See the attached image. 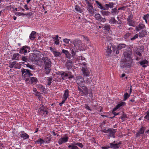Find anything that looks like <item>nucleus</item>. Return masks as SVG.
Here are the masks:
<instances>
[{
  "mask_svg": "<svg viewBox=\"0 0 149 149\" xmlns=\"http://www.w3.org/2000/svg\"><path fill=\"white\" fill-rule=\"evenodd\" d=\"M41 62L44 63L45 73L49 74L51 71L50 68L52 63L50 60L46 56L43 57L41 60Z\"/></svg>",
  "mask_w": 149,
  "mask_h": 149,
  "instance_id": "1",
  "label": "nucleus"
},
{
  "mask_svg": "<svg viewBox=\"0 0 149 149\" xmlns=\"http://www.w3.org/2000/svg\"><path fill=\"white\" fill-rule=\"evenodd\" d=\"M70 42L73 44L77 49L80 51H83L84 50V45L82 42L81 40L79 39H76L71 41Z\"/></svg>",
  "mask_w": 149,
  "mask_h": 149,
  "instance_id": "2",
  "label": "nucleus"
},
{
  "mask_svg": "<svg viewBox=\"0 0 149 149\" xmlns=\"http://www.w3.org/2000/svg\"><path fill=\"white\" fill-rule=\"evenodd\" d=\"M101 131L104 133H109L108 135V136L109 137H113L115 138V134L116 132V129H115L113 128H109L108 130L102 129L101 130Z\"/></svg>",
  "mask_w": 149,
  "mask_h": 149,
  "instance_id": "3",
  "label": "nucleus"
},
{
  "mask_svg": "<svg viewBox=\"0 0 149 149\" xmlns=\"http://www.w3.org/2000/svg\"><path fill=\"white\" fill-rule=\"evenodd\" d=\"M77 146L80 148H82L84 146L81 143L74 142L68 146L69 148L70 149H80Z\"/></svg>",
  "mask_w": 149,
  "mask_h": 149,
  "instance_id": "4",
  "label": "nucleus"
},
{
  "mask_svg": "<svg viewBox=\"0 0 149 149\" xmlns=\"http://www.w3.org/2000/svg\"><path fill=\"white\" fill-rule=\"evenodd\" d=\"M31 50L29 47L27 45H25L19 49V53L21 54H23L25 55L26 54L30 52Z\"/></svg>",
  "mask_w": 149,
  "mask_h": 149,
  "instance_id": "5",
  "label": "nucleus"
},
{
  "mask_svg": "<svg viewBox=\"0 0 149 149\" xmlns=\"http://www.w3.org/2000/svg\"><path fill=\"white\" fill-rule=\"evenodd\" d=\"M21 71L22 76L24 78L33 75V74L31 73V71L29 70L23 68L21 69Z\"/></svg>",
  "mask_w": 149,
  "mask_h": 149,
  "instance_id": "6",
  "label": "nucleus"
},
{
  "mask_svg": "<svg viewBox=\"0 0 149 149\" xmlns=\"http://www.w3.org/2000/svg\"><path fill=\"white\" fill-rule=\"evenodd\" d=\"M76 81L78 86L80 87L84 85L85 82L84 78L81 76H78L76 77Z\"/></svg>",
  "mask_w": 149,
  "mask_h": 149,
  "instance_id": "7",
  "label": "nucleus"
},
{
  "mask_svg": "<svg viewBox=\"0 0 149 149\" xmlns=\"http://www.w3.org/2000/svg\"><path fill=\"white\" fill-rule=\"evenodd\" d=\"M85 1H86V4L88 6V10L90 14L93 15L94 14V9L92 5V3L89 2L87 0H85Z\"/></svg>",
  "mask_w": 149,
  "mask_h": 149,
  "instance_id": "8",
  "label": "nucleus"
},
{
  "mask_svg": "<svg viewBox=\"0 0 149 149\" xmlns=\"http://www.w3.org/2000/svg\"><path fill=\"white\" fill-rule=\"evenodd\" d=\"M132 52L131 51H125L123 53V55L125 58V60L126 61L132 60L131 55Z\"/></svg>",
  "mask_w": 149,
  "mask_h": 149,
  "instance_id": "9",
  "label": "nucleus"
},
{
  "mask_svg": "<svg viewBox=\"0 0 149 149\" xmlns=\"http://www.w3.org/2000/svg\"><path fill=\"white\" fill-rule=\"evenodd\" d=\"M95 17L96 19L100 22H105L106 21V19L102 17L101 15L99 13H97L95 15Z\"/></svg>",
  "mask_w": 149,
  "mask_h": 149,
  "instance_id": "10",
  "label": "nucleus"
},
{
  "mask_svg": "<svg viewBox=\"0 0 149 149\" xmlns=\"http://www.w3.org/2000/svg\"><path fill=\"white\" fill-rule=\"evenodd\" d=\"M82 71L84 76H89L91 70L88 69L86 67H82Z\"/></svg>",
  "mask_w": 149,
  "mask_h": 149,
  "instance_id": "11",
  "label": "nucleus"
},
{
  "mask_svg": "<svg viewBox=\"0 0 149 149\" xmlns=\"http://www.w3.org/2000/svg\"><path fill=\"white\" fill-rule=\"evenodd\" d=\"M125 61L123 63V68H129L130 67L131 65L132 61H126L124 60Z\"/></svg>",
  "mask_w": 149,
  "mask_h": 149,
  "instance_id": "12",
  "label": "nucleus"
},
{
  "mask_svg": "<svg viewBox=\"0 0 149 149\" xmlns=\"http://www.w3.org/2000/svg\"><path fill=\"white\" fill-rule=\"evenodd\" d=\"M65 65L68 70L70 69L73 66L72 61V60H68L66 62Z\"/></svg>",
  "mask_w": 149,
  "mask_h": 149,
  "instance_id": "13",
  "label": "nucleus"
},
{
  "mask_svg": "<svg viewBox=\"0 0 149 149\" xmlns=\"http://www.w3.org/2000/svg\"><path fill=\"white\" fill-rule=\"evenodd\" d=\"M68 140V138L67 136L61 138L58 140V143L59 145L67 142Z\"/></svg>",
  "mask_w": 149,
  "mask_h": 149,
  "instance_id": "14",
  "label": "nucleus"
},
{
  "mask_svg": "<svg viewBox=\"0 0 149 149\" xmlns=\"http://www.w3.org/2000/svg\"><path fill=\"white\" fill-rule=\"evenodd\" d=\"M16 61H14L12 63H9L8 66L10 68H13V67H14L16 68H20V65H19V66H18V67H17V66L18 65H16Z\"/></svg>",
  "mask_w": 149,
  "mask_h": 149,
  "instance_id": "15",
  "label": "nucleus"
},
{
  "mask_svg": "<svg viewBox=\"0 0 149 149\" xmlns=\"http://www.w3.org/2000/svg\"><path fill=\"white\" fill-rule=\"evenodd\" d=\"M145 27L144 24H140L136 27L135 29L137 31H139L141 29H144Z\"/></svg>",
  "mask_w": 149,
  "mask_h": 149,
  "instance_id": "16",
  "label": "nucleus"
},
{
  "mask_svg": "<svg viewBox=\"0 0 149 149\" xmlns=\"http://www.w3.org/2000/svg\"><path fill=\"white\" fill-rule=\"evenodd\" d=\"M112 46V45L111 44H110L109 46L107 47V49L106 51V55L107 56H109L111 53L112 52V49L111 47Z\"/></svg>",
  "mask_w": 149,
  "mask_h": 149,
  "instance_id": "17",
  "label": "nucleus"
},
{
  "mask_svg": "<svg viewBox=\"0 0 149 149\" xmlns=\"http://www.w3.org/2000/svg\"><path fill=\"white\" fill-rule=\"evenodd\" d=\"M126 103L124 102H122L117 105L116 107L114 108L113 109V111H116L118 109L122 107L125 105Z\"/></svg>",
  "mask_w": 149,
  "mask_h": 149,
  "instance_id": "18",
  "label": "nucleus"
},
{
  "mask_svg": "<svg viewBox=\"0 0 149 149\" xmlns=\"http://www.w3.org/2000/svg\"><path fill=\"white\" fill-rule=\"evenodd\" d=\"M139 63L143 67L145 68L147 67V64L148 63V61L146 59L142 60L141 61L139 62Z\"/></svg>",
  "mask_w": 149,
  "mask_h": 149,
  "instance_id": "19",
  "label": "nucleus"
},
{
  "mask_svg": "<svg viewBox=\"0 0 149 149\" xmlns=\"http://www.w3.org/2000/svg\"><path fill=\"white\" fill-rule=\"evenodd\" d=\"M36 56L34 54L31 53L29 55V60L32 62L36 60Z\"/></svg>",
  "mask_w": 149,
  "mask_h": 149,
  "instance_id": "20",
  "label": "nucleus"
},
{
  "mask_svg": "<svg viewBox=\"0 0 149 149\" xmlns=\"http://www.w3.org/2000/svg\"><path fill=\"white\" fill-rule=\"evenodd\" d=\"M39 111L40 113H42V112L44 111L45 112V114L47 115L48 114V111H47V109L44 106H42L39 109Z\"/></svg>",
  "mask_w": 149,
  "mask_h": 149,
  "instance_id": "21",
  "label": "nucleus"
},
{
  "mask_svg": "<svg viewBox=\"0 0 149 149\" xmlns=\"http://www.w3.org/2000/svg\"><path fill=\"white\" fill-rule=\"evenodd\" d=\"M147 35L146 30L144 29L139 33V37L140 38H143Z\"/></svg>",
  "mask_w": 149,
  "mask_h": 149,
  "instance_id": "22",
  "label": "nucleus"
},
{
  "mask_svg": "<svg viewBox=\"0 0 149 149\" xmlns=\"http://www.w3.org/2000/svg\"><path fill=\"white\" fill-rule=\"evenodd\" d=\"M20 137L24 139H26L29 138V136L27 134L24 133V132L23 131L21 132V134H20Z\"/></svg>",
  "mask_w": 149,
  "mask_h": 149,
  "instance_id": "23",
  "label": "nucleus"
},
{
  "mask_svg": "<svg viewBox=\"0 0 149 149\" xmlns=\"http://www.w3.org/2000/svg\"><path fill=\"white\" fill-rule=\"evenodd\" d=\"M30 82L32 84H36L38 81L37 78L33 77H30Z\"/></svg>",
  "mask_w": 149,
  "mask_h": 149,
  "instance_id": "24",
  "label": "nucleus"
},
{
  "mask_svg": "<svg viewBox=\"0 0 149 149\" xmlns=\"http://www.w3.org/2000/svg\"><path fill=\"white\" fill-rule=\"evenodd\" d=\"M80 87L82 88L83 90V94L84 95H86L88 93V91L87 88L84 85L82 86H80Z\"/></svg>",
  "mask_w": 149,
  "mask_h": 149,
  "instance_id": "25",
  "label": "nucleus"
},
{
  "mask_svg": "<svg viewBox=\"0 0 149 149\" xmlns=\"http://www.w3.org/2000/svg\"><path fill=\"white\" fill-rule=\"evenodd\" d=\"M95 1L96 3L97 4V7H98L102 10H106V8L104 7L102 5V4L100 3V2L97 1Z\"/></svg>",
  "mask_w": 149,
  "mask_h": 149,
  "instance_id": "26",
  "label": "nucleus"
},
{
  "mask_svg": "<svg viewBox=\"0 0 149 149\" xmlns=\"http://www.w3.org/2000/svg\"><path fill=\"white\" fill-rule=\"evenodd\" d=\"M115 143V141H114L113 143H110V148H113L114 149H116L119 148L118 146V144L116 143L114 144Z\"/></svg>",
  "mask_w": 149,
  "mask_h": 149,
  "instance_id": "27",
  "label": "nucleus"
},
{
  "mask_svg": "<svg viewBox=\"0 0 149 149\" xmlns=\"http://www.w3.org/2000/svg\"><path fill=\"white\" fill-rule=\"evenodd\" d=\"M69 96V91L68 89L65 90V93L63 96V98L64 99L66 100L68 97Z\"/></svg>",
  "mask_w": 149,
  "mask_h": 149,
  "instance_id": "28",
  "label": "nucleus"
},
{
  "mask_svg": "<svg viewBox=\"0 0 149 149\" xmlns=\"http://www.w3.org/2000/svg\"><path fill=\"white\" fill-rule=\"evenodd\" d=\"M143 50L141 48H140V49H138L137 51L136 52V55L139 56L141 57L142 56L141 53L143 52Z\"/></svg>",
  "mask_w": 149,
  "mask_h": 149,
  "instance_id": "29",
  "label": "nucleus"
},
{
  "mask_svg": "<svg viewBox=\"0 0 149 149\" xmlns=\"http://www.w3.org/2000/svg\"><path fill=\"white\" fill-rule=\"evenodd\" d=\"M102 14L104 16H107L109 15L110 13L108 11L102 10L101 11Z\"/></svg>",
  "mask_w": 149,
  "mask_h": 149,
  "instance_id": "30",
  "label": "nucleus"
},
{
  "mask_svg": "<svg viewBox=\"0 0 149 149\" xmlns=\"http://www.w3.org/2000/svg\"><path fill=\"white\" fill-rule=\"evenodd\" d=\"M36 32L34 31L32 32L29 36V38L31 40H33L35 38Z\"/></svg>",
  "mask_w": 149,
  "mask_h": 149,
  "instance_id": "31",
  "label": "nucleus"
},
{
  "mask_svg": "<svg viewBox=\"0 0 149 149\" xmlns=\"http://www.w3.org/2000/svg\"><path fill=\"white\" fill-rule=\"evenodd\" d=\"M109 22L112 24H117V23H118V21L115 19L114 17H112L109 20Z\"/></svg>",
  "mask_w": 149,
  "mask_h": 149,
  "instance_id": "32",
  "label": "nucleus"
},
{
  "mask_svg": "<svg viewBox=\"0 0 149 149\" xmlns=\"http://www.w3.org/2000/svg\"><path fill=\"white\" fill-rule=\"evenodd\" d=\"M119 12L117 10L116 8H115L113 9H112L111 11V13L113 15H115L118 14Z\"/></svg>",
  "mask_w": 149,
  "mask_h": 149,
  "instance_id": "33",
  "label": "nucleus"
},
{
  "mask_svg": "<svg viewBox=\"0 0 149 149\" xmlns=\"http://www.w3.org/2000/svg\"><path fill=\"white\" fill-rule=\"evenodd\" d=\"M113 4L112 3H109V4L106 3L105 4V7L107 9L109 8H112L113 7Z\"/></svg>",
  "mask_w": 149,
  "mask_h": 149,
  "instance_id": "34",
  "label": "nucleus"
},
{
  "mask_svg": "<svg viewBox=\"0 0 149 149\" xmlns=\"http://www.w3.org/2000/svg\"><path fill=\"white\" fill-rule=\"evenodd\" d=\"M19 56V55L18 53L15 54L13 56L12 59L13 60H18Z\"/></svg>",
  "mask_w": 149,
  "mask_h": 149,
  "instance_id": "35",
  "label": "nucleus"
},
{
  "mask_svg": "<svg viewBox=\"0 0 149 149\" xmlns=\"http://www.w3.org/2000/svg\"><path fill=\"white\" fill-rule=\"evenodd\" d=\"M125 46L126 45L124 44H120L117 47V49L118 50H120L122 49L125 48Z\"/></svg>",
  "mask_w": 149,
  "mask_h": 149,
  "instance_id": "36",
  "label": "nucleus"
},
{
  "mask_svg": "<svg viewBox=\"0 0 149 149\" xmlns=\"http://www.w3.org/2000/svg\"><path fill=\"white\" fill-rule=\"evenodd\" d=\"M71 54L72 56H74L76 54L77 52H78V49H76L74 48L71 49Z\"/></svg>",
  "mask_w": 149,
  "mask_h": 149,
  "instance_id": "37",
  "label": "nucleus"
},
{
  "mask_svg": "<svg viewBox=\"0 0 149 149\" xmlns=\"http://www.w3.org/2000/svg\"><path fill=\"white\" fill-rule=\"evenodd\" d=\"M145 129V127H142L141 128L139 129L138 132L141 134H143Z\"/></svg>",
  "mask_w": 149,
  "mask_h": 149,
  "instance_id": "38",
  "label": "nucleus"
},
{
  "mask_svg": "<svg viewBox=\"0 0 149 149\" xmlns=\"http://www.w3.org/2000/svg\"><path fill=\"white\" fill-rule=\"evenodd\" d=\"M44 142L45 141L41 139H39L37 141H35V143L38 144L39 143L40 144H42L44 143Z\"/></svg>",
  "mask_w": 149,
  "mask_h": 149,
  "instance_id": "39",
  "label": "nucleus"
},
{
  "mask_svg": "<svg viewBox=\"0 0 149 149\" xmlns=\"http://www.w3.org/2000/svg\"><path fill=\"white\" fill-rule=\"evenodd\" d=\"M30 13H26V14H24V13H20V12H17L16 13V15H18L19 16H21L22 15H30Z\"/></svg>",
  "mask_w": 149,
  "mask_h": 149,
  "instance_id": "40",
  "label": "nucleus"
},
{
  "mask_svg": "<svg viewBox=\"0 0 149 149\" xmlns=\"http://www.w3.org/2000/svg\"><path fill=\"white\" fill-rule=\"evenodd\" d=\"M21 60L24 61L26 62H27L29 61V59L27 56H22L21 58Z\"/></svg>",
  "mask_w": 149,
  "mask_h": 149,
  "instance_id": "41",
  "label": "nucleus"
},
{
  "mask_svg": "<svg viewBox=\"0 0 149 149\" xmlns=\"http://www.w3.org/2000/svg\"><path fill=\"white\" fill-rule=\"evenodd\" d=\"M103 27L104 28V29L109 31L110 28V26L109 25H105L104 26H103Z\"/></svg>",
  "mask_w": 149,
  "mask_h": 149,
  "instance_id": "42",
  "label": "nucleus"
},
{
  "mask_svg": "<svg viewBox=\"0 0 149 149\" xmlns=\"http://www.w3.org/2000/svg\"><path fill=\"white\" fill-rule=\"evenodd\" d=\"M52 80V77H48V79H47V81H48L47 84L49 86L51 84Z\"/></svg>",
  "mask_w": 149,
  "mask_h": 149,
  "instance_id": "43",
  "label": "nucleus"
},
{
  "mask_svg": "<svg viewBox=\"0 0 149 149\" xmlns=\"http://www.w3.org/2000/svg\"><path fill=\"white\" fill-rule=\"evenodd\" d=\"M131 33H125L124 36V38L125 39H127L128 38L131 37Z\"/></svg>",
  "mask_w": 149,
  "mask_h": 149,
  "instance_id": "44",
  "label": "nucleus"
},
{
  "mask_svg": "<svg viewBox=\"0 0 149 149\" xmlns=\"http://www.w3.org/2000/svg\"><path fill=\"white\" fill-rule=\"evenodd\" d=\"M130 95L128 93H125L124 95V101L126 100L127 98H128L129 96H130Z\"/></svg>",
  "mask_w": 149,
  "mask_h": 149,
  "instance_id": "45",
  "label": "nucleus"
},
{
  "mask_svg": "<svg viewBox=\"0 0 149 149\" xmlns=\"http://www.w3.org/2000/svg\"><path fill=\"white\" fill-rule=\"evenodd\" d=\"M75 10L78 12H79L80 13H81L82 12V10L81 9L80 7H79L77 5H76L75 6Z\"/></svg>",
  "mask_w": 149,
  "mask_h": 149,
  "instance_id": "46",
  "label": "nucleus"
},
{
  "mask_svg": "<svg viewBox=\"0 0 149 149\" xmlns=\"http://www.w3.org/2000/svg\"><path fill=\"white\" fill-rule=\"evenodd\" d=\"M55 56L57 57L61 54V53L60 52H55L53 53Z\"/></svg>",
  "mask_w": 149,
  "mask_h": 149,
  "instance_id": "47",
  "label": "nucleus"
},
{
  "mask_svg": "<svg viewBox=\"0 0 149 149\" xmlns=\"http://www.w3.org/2000/svg\"><path fill=\"white\" fill-rule=\"evenodd\" d=\"M91 79L88 78H87L85 81V83L86 84H90L91 83Z\"/></svg>",
  "mask_w": 149,
  "mask_h": 149,
  "instance_id": "48",
  "label": "nucleus"
},
{
  "mask_svg": "<svg viewBox=\"0 0 149 149\" xmlns=\"http://www.w3.org/2000/svg\"><path fill=\"white\" fill-rule=\"evenodd\" d=\"M133 17L132 15H129L128 18L127 19V20L128 22H130L132 21Z\"/></svg>",
  "mask_w": 149,
  "mask_h": 149,
  "instance_id": "49",
  "label": "nucleus"
},
{
  "mask_svg": "<svg viewBox=\"0 0 149 149\" xmlns=\"http://www.w3.org/2000/svg\"><path fill=\"white\" fill-rule=\"evenodd\" d=\"M26 66L28 68H29L32 70L34 69L33 66L32 65L29 64V63H27L26 65Z\"/></svg>",
  "mask_w": 149,
  "mask_h": 149,
  "instance_id": "50",
  "label": "nucleus"
},
{
  "mask_svg": "<svg viewBox=\"0 0 149 149\" xmlns=\"http://www.w3.org/2000/svg\"><path fill=\"white\" fill-rule=\"evenodd\" d=\"M127 115L125 114H123L121 116L120 118H121L123 121L124 120V118H126Z\"/></svg>",
  "mask_w": 149,
  "mask_h": 149,
  "instance_id": "51",
  "label": "nucleus"
},
{
  "mask_svg": "<svg viewBox=\"0 0 149 149\" xmlns=\"http://www.w3.org/2000/svg\"><path fill=\"white\" fill-rule=\"evenodd\" d=\"M138 34H136L133 37L131 38L130 39L131 40H133L135 39L138 38Z\"/></svg>",
  "mask_w": 149,
  "mask_h": 149,
  "instance_id": "52",
  "label": "nucleus"
},
{
  "mask_svg": "<svg viewBox=\"0 0 149 149\" xmlns=\"http://www.w3.org/2000/svg\"><path fill=\"white\" fill-rule=\"evenodd\" d=\"M62 52L63 53L65 54L66 55H67L69 54V52L67 50L65 49H63L62 50Z\"/></svg>",
  "mask_w": 149,
  "mask_h": 149,
  "instance_id": "53",
  "label": "nucleus"
},
{
  "mask_svg": "<svg viewBox=\"0 0 149 149\" xmlns=\"http://www.w3.org/2000/svg\"><path fill=\"white\" fill-rule=\"evenodd\" d=\"M63 42L66 44H68L69 41L70 40V39L65 38L63 39Z\"/></svg>",
  "mask_w": 149,
  "mask_h": 149,
  "instance_id": "54",
  "label": "nucleus"
},
{
  "mask_svg": "<svg viewBox=\"0 0 149 149\" xmlns=\"http://www.w3.org/2000/svg\"><path fill=\"white\" fill-rule=\"evenodd\" d=\"M117 47L116 46H112L111 49H112L113 52H114L116 50Z\"/></svg>",
  "mask_w": 149,
  "mask_h": 149,
  "instance_id": "55",
  "label": "nucleus"
},
{
  "mask_svg": "<svg viewBox=\"0 0 149 149\" xmlns=\"http://www.w3.org/2000/svg\"><path fill=\"white\" fill-rule=\"evenodd\" d=\"M58 35H56L55 37H54L53 38V39H54V41H55L56 40H58Z\"/></svg>",
  "mask_w": 149,
  "mask_h": 149,
  "instance_id": "56",
  "label": "nucleus"
},
{
  "mask_svg": "<svg viewBox=\"0 0 149 149\" xmlns=\"http://www.w3.org/2000/svg\"><path fill=\"white\" fill-rule=\"evenodd\" d=\"M25 80L26 82H30V79L28 77H25Z\"/></svg>",
  "mask_w": 149,
  "mask_h": 149,
  "instance_id": "57",
  "label": "nucleus"
},
{
  "mask_svg": "<svg viewBox=\"0 0 149 149\" xmlns=\"http://www.w3.org/2000/svg\"><path fill=\"white\" fill-rule=\"evenodd\" d=\"M126 7L125 6H123L122 7L119 8L118 9V10H125V8Z\"/></svg>",
  "mask_w": 149,
  "mask_h": 149,
  "instance_id": "58",
  "label": "nucleus"
},
{
  "mask_svg": "<svg viewBox=\"0 0 149 149\" xmlns=\"http://www.w3.org/2000/svg\"><path fill=\"white\" fill-rule=\"evenodd\" d=\"M69 73H68V77L69 79H70L72 77V76L71 74V72Z\"/></svg>",
  "mask_w": 149,
  "mask_h": 149,
  "instance_id": "59",
  "label": "nucleus"
},
{
  "mask_svg": "<svg viewBox=\"0 0 149 149\" xmlns=\"http://www.w3.org/2000/svg\"><path fill=\"white\" fill-rule=\"evenodd\" d=\"M65 73L64 72H63L61 73V77L63 78H64L65 77Z\"/></svg>",
  "mask_w": 149,
  "mask_h": 149,
  "instance_id": "60",
  "label": "nucleus"
},
{
  "mask_svg": "<svg viewBox=\"0 0 149 149\" xmlns=\"http://www.w3.org/2000/svg\"><path fill=\"white\" fill-rule=\"evenodd\" d=\"M54 44L57 45H58L59 44V39L54 41Z\"/></svg>",
  "mask_w": 149,
  "mask_h": 149,
  "instance_id": "61",
  "label": "nucleus"
},
{
  "mask_svg": "<svg viewBox=\"0 0 149 149\" xmlns=\"http://www.w3.org/2000/svg\"><path fill=\"white\" fill-rule=\"evenodd\" d=\"M65 100H66L64 99V100H63L61 102L59 103V105L60 106H61L65 102Z\"/></svg>",
  "mask_w": 149,
  "mask_h": 149,
  "instance_id": "62",
  "label": "nucleus"
},
{
  "mask_svg": "<svg viewBox=\"0 0 149 149\" xmlns=\"http://www.w3.org/2000/svg\"><path fill=\"white\" fill-rule=\"evenodd\" d=\"M109 148H110V146H104L101 147V148L102 149H108Z\"/></svg>",
  "mask_w": 149,
  "mask_h": 149,
  "instance_id": "63",
  "label": "nucleus"
},
{
  "mask_svg": "<svg viewBox=\"0 0 149 149\" xmlns=\"http://www.w3.org/2000/svg\"><path fill=\"white\" fill-rule=\"evenodd\" d=\"M144 118L146 119H148L149 118V114L148 113L144 117Z\"/></svg>",
  "mask_w": 149,
  "mask_h": 149,
  "instance_id": "64",
  "label": "nucleus"
}]
</instances>
